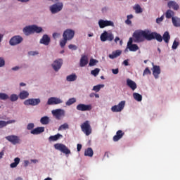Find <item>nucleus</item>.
Listing matches in <instances>:
<instances>
[{
	"label": "nucleus",
	"mask_w": 180,
	"mask_h": 180,
	"mask_svg": "<svg viewBox=\"0 0 180 180\" xmlns=\"http://www.w3.org/2000/svg\"><path fill=\"white\" fill-rule=\"evenodd\" d=\"M134 41L135 43H141L145 40L151 41V40H157L159 43L162 41V36L157 32H151L150 30H141L135 32L133 34Z\"/></svg>",
	"instance_id": "1"
},
{
	"label": "nucleus",
	"mask_w": 180,
	"mask_h": 180,
	"mask_svg": "<svg viewBox=\"0 0 180 180\" xmlns=\"http://www.w3.org/2000/svg\"><path fill=\"white\" fill-rule=\"evenodd\" d=\"M63 8H64V4L63 2H57L49 7V11L54 15L58 13V12H61Z\"/></svg>",
	"instance_id": "2"
},
{
	"label": "nucleus",
	"mask_w": 180,
	"mask_h": 180,
	"mask_svg": "<svg viewBox=\"0 0 180 180\" xmlns=\"http://www.w3.org/2000/svg\"><path fill=\"white\" fill-rule=\"evenodd\" d=\"M53 147L55 150H58V151H60V153H63V154H71V150L63 143H56Z\"/></svg>",
	"instance_id": "3"
},
{
	"label": "nucleus",
	"mask_w": 180,
	"mask_h": 180,
	"mask_svg": "<svg viewBox=\"0 0 180 180\" xmlns=\"http://www.w3.org/2000/svg\"><path fill=\"white\" fill-rule=\"evenodd\" d=\"M100 39L101 41H112L113 39H115V36L112 32H108V31H104L103 33L101 34Z\"/></svg>",
	"instance_id": "4"
},
{
	"label": "nucleus",
	"mask_w": 180,
	"mask_h": 180,
	"mask_svg": "<svg viewBox=\"0 0 180 180\" xmlns=\"http://www.w3.org/2000/svg\"><path fill=\"white\" fill-rule=\"evenodd\" d=\"M81 129L86 136H89L92 133V128L91 127V124H89V121H86L82 124Z\"/></svg>",
	"instance_id": "5"
},
{
	"label": "nucleus",
	"mask_w": 180,
	"mask_h": 180,
	"mask_svg": "<svg viewBox=\"0 0 180 180\" xmlns=\"http://www.w3.org/2000/svg\"><path fill=\"white\" fill-rule=\"evenodd\" d=\"M52 115L57 120H61L65 116V111L63 109H56L52 110Z\"/></svg>",
	"instance_id": "6"
},
{
	"label": "nucleus",
	"mask_w": 180,
	"mask_h": 180,
	"mask_svg": "<svg viewBox=\"0 0 180 180\" xmlns=\"http://www.w3.org/2000/svg\"><path fill=\"white\" fill-rule=\"evenodd\" d=\"M77 110H79L80 112H89L92 110V105L91 104H78L76 107Z\"/></svg>",
	"instance_id": "7"
},
{
	"label": "nucleus",
	"mask_w": 180,
	"mask_h": 180,
	"mask_svg": "<svg viewBox=\"0 0 180 180\" xmlns=\"http://www.w3.org/2000/svg\"><path fill=\"white\" fill-rule=\"evenodd\" d=\"M40 102H41L40 98H29L24 101V105L27 106L29 105H31V106H37Z\"/></svg>",
	"instance_id": "8"
},
{
	"label": "nucleus",
	"mask_w": 180,
	"mask_h": 180,
	"mask_svg": "<svg viewBox=\"0 0 180 180\" xmlns=\"http://www.w3.org/2000/svg\"><path fill=\"white\" fill-rule=\"evenodd\" d=\"M75 36V32L72 30L68 29L64 31L63 37H65L67 40H72Z\"/></svg>",
	"instance_id": "9"
},
{
	"label": "nucleus",
	"mask_w": 180,
	"mask_h": 180,
	"mask_svg": "<svg viewBox=\"0 0 180 180\" xmlns=\"http://www.w3.org/2000/svg\"><path fill=\"white\" fill-rule=\"evenodd\" d=\"M124 105L126 101H122L118 105H115L111 108L112 112H122V109H124Z\"/></svg>",
	"instance_id": "10"
},
{
	"label": "nucleus",
	"mask_w": 180,
	"mask_h": 180,
	"mask_svg": "<svg viewBox=\"0 0 180 180\" xmlns=\"http://www.w3.org/2000/svg\"><path fill=\"white\" fill-rule=\"evenodd\" d=\"M6 139L8 140L10 143L12 144H19L20 143V139H19V136L16 135H10L8 136H6Z\"/></svg>",
	"instance_id": "11"
},
{
	"label": "nucleus",
	"mask_w": 180,
	"mask_h": 180,
	"mask_svg": "<svg viewBox=\"0 0 180 180\" xmlns=\"http://www.w3.org/2000/svg\"><path fill=\"white\" fill-rule=\"evenodd\" d=\"M51 65L54 71H58V70H60V68H61L63 66V59L58 58L55 60Z\"/></svg>",
	"instance_id": "12"
},
{
	"label": "nucleus",
	"mask_w": 180,
	"mask_h": 180,
	"mask_svg": "<svg viewBox=\"0 0 180 180\" xmlns=\"http://www.w3.org/2000/svg\"><path fill=\"white\" fill-rule=\"evenodd\" d=\"M23 41V38L20 36H14L10 39L11 46H16V44H20Z\"/></svg>",
	"instance_id": "13"
},
{
	"label": "nucleus",
	"mask_w": 180,
	"mask_h": 180,
	"mask_svg": "<svg viewBox=\"0 0 180 180\" xmlns=\"http://www.w3.org/2000/svg\"><path fill=\"white\" fill-rule=\"evenodd\" d=\"M60 103H63V100L57 97H51L47 101V105H60Z\"/></svg>",
	"instance_id": "14"
},
{
	"label": "nucleus",
	"mask_w": 180,
	"mask_h": 180,
	"mask_svg": "<svg viewBox=\"0 0 180 180\" xmlns=\"http://www.w3.org/2000/svg\"><path fill=\"white\" fill-rule=\"evenodd\" d=\"M98 25L101 29L106 27V26H115V24L112 21L100 20L98 21Z\"/></svg>",
	"instance_id": "15"
},
{
	"label": "nucleus",
	"mask_w": 180,
	"mask_h": 180,
	"mask_svg": "<svg viewBox=\"0 0 180 180\" xmlns=\"http://www.w3.org/2000/svg\"><path fill=\"white\" fill-rule=\"evenodd\" d=\"M153 75L155 77V79H158L160 74H161V68L158 65H154V63H153Z\"/></svg>",
	"instance_id": "16"
},
{
	"label": "nucleus",
	"mask_w": 180,
	"mask_h": 180,
	"mask_svg": "<svg viewBox=\"0 0 180 180\" xmlns=\"http://www.w3.org/2000/svg\"><path fill=\"white\" fill-rule=\"evenodd\" d=\"M50 41H51L50 37L47 34H44L42 38L40 39L39 43L44 46H49V44H50Z\"/></svg>",
	"instance_id": "17"
},
{
	"label": "nucleus",
	"mask_w": 180,
	"mask_h": 180,
	"mask_svg": "<svg viewBox=\"0 0 180 180\" xmlns=\"http://www.w3.org/2000/svg\"><path fill=\"white\" fill-rule=\"evenodd\" d=\"M88 56L85 55H82L80 58L79 65L80 67H85L88 65Z\"/></svg>",
	"instance_id": "18"
},
{
	"label": "nucleus",
	"mask_w": 180,
	"mask_h": 180,
	"mask_svg": "<svg viewBox=\"0 0 180 180\" xmlns=\"http://www.w3.org/2000/svg\"><path fill=\"white\" fill-rule=\"evenodd\" d=\"M124 136V132L122 130H118L116 132V135L113 136V141H119Z\"/></svg>",
	"instance_id": "19"
},
{
	"label": "nucleus",
	"mask_w": 180,
	"mask_h": 180,
	"mask_svg": "<svg viewBox=\"0 0 180 180\" xmlns=\"http://www.w3.org/2000/svg\"><path fill=\"white\" fill-rule=\"evenodd\" d=\"M127 85L132 89V91H135V89H137V84L134 82V81L127 79Z\"/></svg>",
	"instance_id": "20"
},
{
	"label": "nucleus",
	"mask_w": 180,
	"mask_h": 180,
	"mask_svg": "<svg viewBox=\"0 0 180 180\" xmlns=\"http://www.w3.org/2000/svg\"><path fill=\"white\" fill-rule=\"evenodd\" d=\"M167 6L170 9H174V11H178L179 9V5H178L176 2L172 1L168 2Z\"/></svg>",
	"instance_id": "21"
},
{
	"label": "nucleus",
	"mask_w": 180,
	"mask_h": 180,
	"mask_svg": "<svg viewBox=\"0 0 180 180\" xmlns=\"http://www.w3.org/2000/svg\"><path fill=\"white\" fill-rule=\"evenodd\" d=\"M16 120H10L7 122L6 121H0V129H4V127H6V126H8V124H11L12 123H15Z\"/></svg>",
	"instance_id": "22"
},
{
	"label": "nucleus",
	"mask_w": 180,
	"mask_h": 180,
	"mask_svg": "<svg viewBox=\"0 0 180 180\" xmlns=\"http://www.w3.org/2000/svg\"><path fill=\"white\" fill-rule=\"evenodd\" d=\"M44 131V127H37L31 131V134H40L41 133H43Z\"/></svg>",
	"instance_id": "23"
},
{
	"label": "nucleus",
	"mask_w": 180,
	"mask_h": 180,
	"mask_svg": "<svg viewBox=\"0 0 180 180\" xmlns=\"http://www.w3.org/2000/svg\"><path fill=\"white\" fill-rule=\"evenodd\" d=\"M122 54V51L117 50L115 51H112L111 54L109 55V58H111V60H113L115 58H117Z\"/></svg>",
	"instance_id": "24"
},
{
	"label": "nucleus",
	"mask_w": 180,
	"mask_h": 180,
	"mask_svg": "<svg viewBox=\"0 0 180 180\" xmlns=\"http://www.w3.org/2000/svg\"><path fill=\"white\" fill-rule=\"evenodd\" d=\"M23 32L26 36H29V34H32L33 33V25L25 27L23 29Z\"/></svg>",
	"instance_id": "25"
},
{
	"label": "nucleus",
	"mask_w": 180,
	"mask_h": 180,
	"mask_svg": "<svg viewBox=\"0 0 180 180\" xmlns=\"http://www.w3.org/2000/svg\"><path fill=\"white\" fill-rule=\"evenodd\" d=\"M170 39L171 36L169 35V32H168V31H166L163 34V37H162V40H164L165 43H169Z\"/></svg>",
	"instance_id": "26"
},
{
	"label": "nucleus",
	"mask_w": 180,
	"mask_h": 180,
	"mask_svg": "<svg viewBox=\"0 0 180 180\" xmlns=\"http://www.w3.org/2000/svg\"><path fill=\"white\" fill-rule=\"evenodd\" d=\"M85 157H94V150L91 148H88L84 150Z\"/></svg>",
	"instance_id": "27"
},
{
	"label": "nucleus",
	"mask_w": 180,
	"mask_h": 180,
	"mask_svg": "<svg viewBox=\"0 0 180 180\" xmlns=\"http://www.w3.org/2000/svg\"><path fill=\"white\" fill-rule=\"evenodd\" d=\"M60 137H63V135L60 134H57L55 136H51L49 137V141H57V140H59Z\"/></svg>",
	"instance_id": "28"
},
{
	"label": "nucleus",
	"mask_w": 180,
	"mask_h": 180,
	"mask_svg": "<svg viewBox=\"0 0 180 180\" xmlns=\"http://www.w3.org/2000/svg\"><path fill=\"white\" fill-rule=\"evenodd\" d=\"M172 20L174 26H175L176 27H180V18H176L175 17H172Z\"/></svg>",
	"instance_id": "29"
},
{
	"label": "nucleus",
	"mask_w": 180,
	"mask_h": 180,
	"mask_svg": "<svg viewBox=\"0 0 180 180\" xmlns=\"http://www.w3.org/2000/svg\"><path fill=\"white\" fill-rule=\"evenodd\" d=\"M133 97L135 101H137V102H141V101H143V96L139 93H134Z\"/></svg>",
	"instance_id": "30"
},
{
	"label": "nucleus",
	"mask_w": 180,
	"mask_h": 180,
	"mask_svg": "<svg viewBox=\"0 0 180 180\" xmlns=\"http://www.w3.org/2000/svg\"><path fill=\"white\" fill-rule=\"evenodd\" d=\"M19 162H20V158H15L14 159V162H13L10 165L11 168H16V167H18V165H19Z\"/></svg>",
	"instance_id": "31"
},
{
	"label": "nucleus",
	"mask_w": 180,
	"mask_h": 180,
	"mask_svg": "<svg viewBox=\"0 0 180 180\" xmlns=\"http://www.w3.org/2000/svg\"><path fill=\"white\" fill-rule=\"evenodd\" d=\"M41 124H49L50 123V117L47 116L42 117L40 120Z\"/></svg>",
	"instance_id": "32"
},
{
	"label": "nucleus",
	"mask_w": 180,
	"mask_h": 180,
	"mask_svg": "<svg viewBox=\"0 0 180 180\" xmlns=\"http://www.w3.org/2000/svg\"><path fill=\"white\" fill-rule=\"evenodd\" d=\"M20 99H26V98H29V92L26 91H22L19 94Z\"/></svg>",
	"instance_id": "33"
},
{
	"label": "nucleus",
	"mask_w": 180,
	"mask_h": 180,
	"mask_svg": "<svg viewBox=\"0 0 180 180\" xmlns=\"http://www.w3.org/2000/svg\"><path fill=\"white\" fill-rule=\"evenodd\" d=\"M33 33H41L43 32V28L41 27H38L37 25H32Z\"/></svg>",
	"instance_id": "34"
},
{
	"label": "nucleus",
	"mask_w": 180,
	"mask_h": 180,
	"mask_svg": "<svg viewBox=\"0 0 180 180\" xmlns=\"http://www.w3.org/2000/svg\"><path fill=\"white\" fill-rule=\"evenodd\" d=\"M67 81H68V82H72L73 81H76L77 80V75L75 74H72L70 75H68L66 77Z\"/></svg>",
	"instance_id": "35"
},
{
	"label": "nucleus",
	"mask_w": 180,
	"mask_h": 180,
	"mask_svg": "<svg viewBox=\"0 0 180 180\" xmlns=\"http://www.w3.org/2000/svg\"><path fill=\"white\" fill-rule=\"evenodd\" d=\"M127 49H129V51H137V50H139V46H137L136 44H134L127 46Z\"/></svg>",
	"instance_id": "36"
},
{
	"label": "nucleus",
	"mask_w": 180,
	"mask_h": 180,
	"mask_svg": "<svg viewBox=\"0 0 180 180\" xmlns=\"http://www.w3.org/2000/svg\"><path fill=\"white\" fill-rule=\"evenodd\" d=\"M133 9L135 11L136 13H143V8H141L139 4H136Z\"/></svg>",
	"instance_id": "37"
},
{
	"label": "nucleus",
	"mask_w": 180,
	"mask_h": 180,
	"mask_svg": "<svg viewBox=\"0 0 180 180\" xmlns=\"http://www.w3.org/2000/svg\"><path fill=\"white\" fill-rule=\"evenodd\" d=\"M174 15L175 13H174V11H172V10H167L166 12L167 19H171V18H172V16H174Z\"/></svg>",
	"instance_id": "38"
},
{
	"label": "nucleus",
	"mask_w": 180,
	"mask_h": 180,
	"mask_svg": "<svg viewBox=\"0 0 180 180\" xmlns=\"http://www.w3.org/2000/svg\"><path fill=\"white\" fill-rule=\"evenodd\" d=\"M75 102H77V99H75V98H71L65 103V105L66 106H71V105L75 103Z\"/></svg>",
	"instance_id": "39"
},
{
	"label": "nucleus",
	"mask_w": 180,
	"mask_h": 180,
	"mask_svg": "<svg viewBox=\"0 0 180 180\" xmlns=\"http://www.w3.org/2000/svg\"><path fill=\"white\" fill-rule=\"evenodd\" d=\"M104 87H105V84H98L93 87V91H95L96 92H99L101 88H104Z\"/></svg>",
	"instance_id": "40"
},
{
	"label": "nucleus",
	"mask_w": 180,
	"mask_h": 180,
	"mask_svg": "<svg viewBox=\"0 0 180 180\" xmlns=\"http://www.w3.org/2000/svg\"><path fill=\"white\" fill-rule=\"evenodd\" d=\"M67 41H68V39H67V38L65 37H63V39L60 41V47H62V49H64V47H65Z\"/></svg>",
	"instance_id": "41"
},
{
	"label": "nucleus",
	"mask_w": 180,
	"mask_h": 180,
	"mask_svg": "<svg viewBox=\"0 0 180 180\" xmlns=\"http://www.w3.org/2000/svg\"><path fill=\"white\" fill-rule=\"evenodd\" d=\"M69 126L68 123H64L63 124L60 125L58 130V131H60L61 130H67V129H69Z\"/></svg>",
	"instance_id": "42"
},
{
	"label": "nucleus",
	"mask_w": 180,
	"mask_h": 180,
	"mask_svg": "<svg viewBox=\"0 0 180 180\" xmlns=\"http://www.w3.org/2000/svg\"><path fill=\"white\" fill-rule=\"evenodd\" d=\"M9 99V96L5 93H0V100L1 101H6Z\"/></svg>",
	"instance_id": "43"
},
{
	"label": "nucleus",
	"mask_w": 180,
	"mask_h": 180,
	"mask_svg": "<svg viewBox=\"0 0 180 180\" xmlns=\"http://www.w3.org/2000/svg\"><path fill=\"white\" fill-rule=\"evenodd\" d=\"M98 64V60L96 59H90L89 65V67H94Z\"/></svg>",
	"instance_id": "44"
},
{
	"label": "nucleus",
	"mask_w": 180,
	"mask_h": 180,
	"mask_svg": "<svg viewBox=\"0 0 180 180\" xmlns=\"http://www.w3.org/2000/svg\"><path fill=\"white\" fill-rule=\"evenodd\" d=\"M18 99H19V96H18V95H16V94H12L10 96V100L11 101V102H16V101H18Z\"/></svg>",
	"instance_id": "45"
},
{
	"label": "nucleus",
	"mask_w": 180,
	"mask_h": 180,
	"mask_svg": "<svg viewBox=\"0 0 180 180\" xmlns=\"http://www.w3.org/2000/svg\"><path fill=\"white\" fill-rule=\"evenodd\" d=\"M99 71H101V69L96 68L94 70L91 71V75H94V77H96V75H98V74H99Z\"/></svg>",
	"instance_id": "46"
},
{
	"label": "nucleus",
	"mask_w": 180,
	"mask_h": 180,
	"mask_svg": "<svg viewBox=\"0 0 180 180\" xmlns=\"http://www.w3.org/2000/svg\"><path fill=\"white\" fill-rule=\"evenodd\" d=\"M178 46H179V42H178V41H174L173 42L172 49L173 50H176V49H178Z\"/></svg>",
	"instance_id": "47"
},
{
	"label": "nucleus",
	"mask_w": 180,
	"mask_h": 180,
	"mask_svg": "<svg viewBox=\"0 0 180 180\" xmlns=\"http://www.w3.org/2000/svg\"><path fill=\"white\" fill-rule=\"evenodd\" d=\"M148 74L151 75V71L148 68H146L143 71V76L144 77L145 75H148Z\"/></svg>",
	"instance_id": "48"
},
{
	"label": "nucleus",
	"mask_w": 180,
	"mask_h": 180,
	"mask_svg": "<svg viewBox=\"0 0 180 180\" xmlns=\"http://www.w3.org/2000/svg\"><path fill=\"white\" fill-rule=\"evenodd\" d=\"M34 127V124L30 123L27 124V130H32Z\"/></svg>",
	"instance_id": "49"
},
{
	"label": "nucleus",
	"mask_w": 180,
	"mask_h": 180,
	"mask_svg": "<svg viewBox=\"0 0 180 180\" xmlns=\"http://www.w3.org/2000/svg\"><path fill=\"white\" fill-rule=\"evenodd\" d=\"M68 48L70 49V50H77L78 49V47H77V46L74 44H70L68 46Z\"/></svg>",
	"instance_id": "50"
},
{
	"label": "nucleus",
	"mask_w": 180,
	"mask_h": 180,
	"mask_svg": "<svg viewBox=\"0 0 180 180\" xmlns=\"http://www.w3.org/2000/svg\"><path fill=\"white\" fill-rule=\"evenodd\" d=\"M5 65V60L4 58H0V68Z\"/></svg>",
	"instance_id": "51"
},
{
	"label": "nucleus",
	"mask_w": 180,
	"mask_h": 180,
	"mask_svg": "<svg viewBox=\"0 0 180 180\" xmlns=\"http://www.w3.org/2000/svg\"><path fill=\"white\" fill-rule=\"evenodd\" d=\"M162 20H164V15H162L160 18H158L156 19V22L161 23V22H162Z\"/></svg>",
	"instance_id": "52"
},
{
	"label": "nucleus",
	"mask_w": 180,
	"mask_h": 180,
	"mask_svg": "<svg viewBox=\"0 0 180 180\" xmlns=\"http://www.w3.org/2000/svg\"><path fill=\"white\" fill-rule=\"evenodd\" d=\"M29 56H36L39 54V52L37 51H30L28 52Z\"/></svg>",
	"instance_id": "53"
},
{
	"label": "nucleus",
	"mask_w": 180,
	"mask_h": 180,
	"mask_svg": "<svg viewBox=\"0 0 180 180\" xmlns=\"http://www.w3.org/2000/svg\"><path fill=\"white\" fill-rule=\"evenodd\" d=\"M133 44V38H129V41L127 43V47L131 46Z\"/></svg>",
	"instance_id": "54"
},
{
	"label": "nucleus",
	"mask_w": 180,
	"mask_h": 180,
	"mask_svg": "<svg viewBox=\"0 0 180 180\" xmlns=\"http://www.w3.org/2000/svg\"><path fill=\"white\" fill-rule=\"evenodd\" d=\"M53 39H57V37H60V33L54 32L53 34Z\"/></svg>",
	"instance_id": "55"
},
{
	"label": "nucleus",
	"mask_w": 180,
	"mask_h": 180,
	"mask_svg": "<svg viewBox=\"0 0 180 180\" xmlns=\"http://www.w3.org/2000/svg\"><path fill=\"white\" fill-rule=\"evenodd\" d=\"M82 148V145L78 143V144H77V151H78V152L81 151Z\"/></svg>",
	"instance_id": "56"
},
{
	"label": "nucleus",
	"mask_w": 180,
	"mask_h": 180,
	"mask_svg": "<svg viewBox=\"0 0 180 180\" xmlns=\"http://www.w3.org/2000/svg\"><path fill=\"white\" fill-rule=\"evenodd\" d=\"M112 74H115V75L119 74V69H112Z\"/></svg>",
	"instance_id": "57"
},
{
	"label": "nucleus",
	"mask_w": 180,
	"mask_h": 180,
	"mask_svg": "<svg viewBox=\"0 0 180 180\" xmlns=\"http://www.w3.org/2000/svg\"><path fill=\"white\" fill-rule=\"evenodd\" d=\"M123 64H124L126 65V67H127V65H129V60H124Z\"/></svg>",
	"instance_id": "58"
},
{
	"label": "nucleus",
	"mask_w": 180,
	"mask_h": 180,
	"mask_svg": "<svg viewBox=\"0 0 180 180\" xmlns=\"http://www.w3.org/2000/svg\"><path fill=\"white\" fill-rule=\"evenodd\" d=\"M125 23H126L127 25H130V24L131 23V20L127 19V20H125Z\"/></svg>",
	"instance_id": "59"
},
{
	"label": "nucleus",
	"mask_w": 180,
	"mask_h": 180,
	"mask_svg": "<svg viewBox=\"0 0 180 180\" xmlns=\"http://www.w3.org/2000/svg\"><path fill=\"white\" fill-rule=\"evenodd\" d=\"M13 71H18V70H19V67L15 66L14 68H12Z\"/></svg>",
	"instance_id": "60"
},
{
	"label": "nucleus",
	"mask_w": 180,
	"mask_h": 180,
	"mask_svg": "<svg viewBox=\"0 0 180 180\" xmlns=\"http://www.w3.org/2000/svg\"><path fill=\"white\" fill-rule=\"evenodd\" d=\"M127 19L130 20V19H133V15H127Z\"/></svg>",
	"instance_id": "61"
},
{
	"label": "nucleus",
	"mask_w": 180,
	"mask_h": 180,
	"mask_svg": "<svg viewBox=\"0 0 180 180\" xmlns=\"http://www.w3.org/2000/svg\"><path fill=\"white\" fill-rule=\"evenodd\" d=\"M119 40H120V38H119L118 37H116L115 39V43H117V41H119Z\"/></svg>",
	"instance_id": "62"
},
{
	"label": "nucleus",
	"mask_w": 180,
	"mask_h": 180,
	"mask_svg": "<svg viewBox=\"0 0 180 180\" xmlns=\"http://www.w3.org/2000/svg\"><path fill=\"white\" fill-rule=\"evenodd\" d=\"M4 152H0V160L4 157Z\"/></svg>",
	"instance_id": "63"
},
{
	"label": "nucleus",
	"mask_w": 180,
	"mask_h": 180,
	"mask_svg": "<svg viewBox=\"0 0 180 180\" xmlns=\"http://www.w3.org/2000/svg\"><path fill=\"white\" fill-rule=\"evenodd\" d=\"M44 180H53L51 177L46 178Z\"/></svg>",
	"instance_id": "64"
}]
</instances>
